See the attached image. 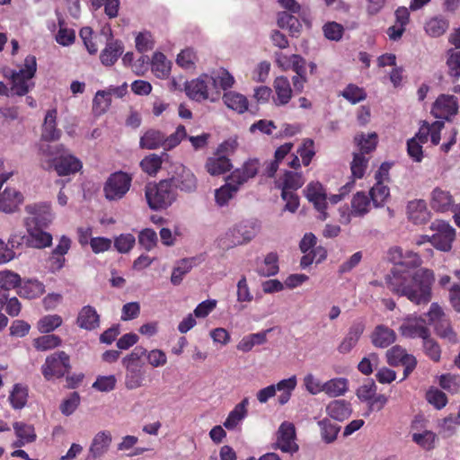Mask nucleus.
Wrapping results in <instances>:
<instances>
[{
  "instance_id": "obj_1",
  "label": "nucleus",
  "mask_w": 460,
  "mask_h": 460,
  "mask_svg": "<svg viewBox=\"0 0 460 460\" xmlns=\"http://www.w3.org/2000/svg\"><path fill=\"white\" fill-rule=\"evenodd\" d=\"M146 354V349L137 346L129 354L125 356L121 364L125 368L124 386L127 390H136L145 385L146 367L142 358Z\"/></svg>"
},
{
  "instance_id": "obj_2",
  "label": "nucleus",
  "mask_w": 460,
  "mask_h": 460,
  "mask_svg": "<svg viewBox=\"0 0 460 460\" xmlns=\"http://www.w3.org/2000/svg\"><path fill=\"white\" fill-rule=\"evenodd\" d=\"M434 274L427 269L417 270L412 277V283L404 288V296L415 305H427L431 300V286Z\"/></svg>"
},
{
  "instance_id": "obj_3",
  "label": "nucleus",
  "mask_w": 460,
  "mask_h": 460,
  "mask_svg": "<svg viewBox=\"0 0 460 460\" xmlns=\"http://www.w3.org/2000/svg\"><path fill=\"white\" fill-rule=\"evenodd\" d=\"M404 336L411 338L422 339V349L427 357L432 361L438 362L441 358V349L436 340H434L428 327L425 326V320L419 318L415 323H411L410 318L404 323Z\"/></svg>"
},
{
  "instance_id": "obj_4",
  "label": "nucleus",
  "mask_w": 460,
  "mask_h": 460,
  "mask_svg": "<svg viewBox=\"0 0 460 460\" xmlns=\"http://www.w3.org/2000/svg\"><path fill=\"white\" fill-rule=\"evenodd\" d=\"M37 70V61L35 56L29 55L24 59L23 67L17 70H11L9 75H5L12 82L11 94L23 96L29 93L34 86L31 79L34 77Z\"/></svg>"
},
{
  "instance_id": "obj_5",
  "label": "nucleus",
  "mask_w": 460,
  "mask_h": 460,
  "mask_svg": "<svg viewBox=\"0 0 460 460\" xmlns=\"http://www.w3.org/2000/svg\"><path fill=\"white\" fill-rule=\"evenodd\" d=\"M146 199L153 210L166 208L176 199V191L169 180H162L155 185L146 187Z\"/></svg>"
},
{
  "instance_id": "obj_6",
  "label": "nucleus",
  "mask_w": 460,
  "mask_h": 460,
  "mask_svg": "<svg viewBox=\"0 0 460 460\" xmlns=\"http://www.w3.org/2000/svg\"><path fill=\"white\" fill-rule=\"evenodd\" d=\"M52 146H48L49 153L52 155H57L52 163L58 175H69L78 172L82 168L80 160L65 151L63 145L56 146L55 151H52Z\"/></svg>"
},
{
  "instance_id": "obj_7",
  "label": "nucleus",
  "mask_w": 460,
  "mask_h": 460,
  "mask_svg": "<svg viewBox=\"0 0 460 460\" xmlns=\"http://www.w3.org/2000/svg\"><path fill=\"white\" fill-rule=\"evenodd\" d=\"M388 261L394 263L385 278L388 288L398 296H402V252L399 246L391 248L387 253Z\"/></svg>"
},
{
  "instance_id": "obj_8",
  "label": "nucleus",
  "mask_w": 460,
  "mask_h": 460,
  "mask_svg": "<svg viewBox=\"0 0 460 460\" xmlns=\"http://www.w3.org/2000/svg\"><path fill=\"white\" fill-rule=\"evenodd\" d=\"M24 209L27 213L23 220L25 226L48 227L54 218L50 205L47 202L27 204Z\"/></svg>"
},
{
  "instance_id": "obj_9",
  "label": "nucleus",
  "mask_w": 460,
  "mask_h": 460,
  "mask_svg": "<svg viewBox=\"0 0 460 460\" xmlns=\"http://www.w3.org/2000/svg\"><path fill=\"white\" fill-rule=\"evenodd\" d=\"M70 368L69 356L65 351H58L47 357L41 371L45 379L50 380L52 377L64 376Z\"/></svg>"
},
{
  "instance_id": "obj_10",
  "label": "nucleus",
  "mask_w": 460,
  "mask_h": 460,
  "mask_svg": "<svg viewBox=\"0 0 460 460\" xmlns=\"http://www.w3.org/2000/svg\"><path fill=\"white\" fill-rule=\"evenodd\" d=\"M131 181L130 175L123 172L111 174L103 188L106 199L109 200L122 199L129 190Z\"/></svg>"
},
{
  "instance_id": "obj_11",
  "label": "nucleus",
  "mask_w": 460,
  "mask_h": 460,
  "mask_svg": "<svg viewBox=\"0 0 460 460\" xmlns=\"http://www.w3.org/2000/svg\"><path fill=\"white\" fill-rule=\"evenodd\" d=\"M430 229L436 231L430 237V243L438 250L443 252L449 251L456 238L455 229L443 220H435L432 222Z\"/></svg>"
},
{
  "instance_id": "obj_12",
  "label": "nucleus",
  "mask_w": 460,
  "mask_h": 460,
  "mask_svg": "<svg viewBox=\"0 0 460 460\" xmlns=\"http://www.w3.org/2000/svg\"><path fill=\"white\" fill-rule=\"evenodd\" d=\"M210 86L217 89V78L203 74L197 79L186 82L185 92L190 99L201 102L208 99V90Z\"/></svg>"
},
{
  "instance_id": "obj_13",
  "label": "nucleus",
  "mask_w": 460,
  "mask_h": 460,
  "mask_svg": "<svg viewBox=\"0 0 460 460\" xmlns=\"http://www.w3.org/2000/svg\"><path fill=\"white\" fill-rule=\"evenodd\" d=\"M458 98L443 93L432 104L431 113L437 119L450 121L458 113Z\"/></svg>"
},
{
  "instance_id": "obj_14",
  "label": "nucleus",
  "mask_w": 460,
  "mask_h": 460,
  "mask_svg": "<svg viewBox=\"0 0 460 460\" xmlns=\"http://www.w3.org/2000/svg\"><path fill=\"white\" fill-rule=\"evenodd\" d=\"M168 180L173 189H179L187 193L194 192L198 187L196 176L183 164L175 165L173 174Z\"/></svg>"
},
{
  "instance_id": "obj_15",
  "label": "nucleus",
  "mask_w": 460,
  "mask_h": 460,
  "mask_svg": "<svg viewBox=\"0 0 460 460\" xmlns=\"http://www.w3.org/2000/svg\"><path fill=\"white\" fill-rule=\"evenodd\" d=\"M11 173L2 174L0 176V189L4 182H5ZM23 195L13 188H5L3 192H0V210L4 213L15 212L19 206L23 202Z\"/></svg>"
},
{
  "instance_id": "obj_16",
  "label": "nucleus",
  "mask_w": 460,
  "mask_h": 460,
  "mask_svg": "<svg viewBox=\"0 0 460 460\" xmlns=\"http://www.w3.org/2000/svg\"><path fill=\"white\" fill-rule=\"evenodd\" d=\"M112 441V436L110 431H99L93 437L89 447L87 460H96L102 457L109 450Z\"/></svg>"
},
{
  "instance_id": "obj_17",
  "label": "nucleus",
  "mask_w": 460,
  "mask_h": 460,
  "mask_svg": "<svg viewBox=\"0 0 460 460\" xmlns=\"http://www.w3.org/2000/svg\"><path fill=\"white\" fill-rule=\"evenodd\" d=\"M295 426L290 422H283L278 430L277 445L283 452L293 453L298 450L295 443Z\"/></svg>"
},
{
  "instance_id": "obj_18",
  "label": "nucleus",
  "mask_w": 460,
  "mask_h": 460,
  "mask_svg": "<svg viewBox=\"0 0 460 460\" xmlns=\"http://www.w3.org/2000/svg\"><path fill=\"white\" fill-rule=\"evenodd\" d=\"M430 206L437 212H453L457 205L449 191L441 188H435L431 192Z\"/></svg>"
},
{
  "instance_id": "obj_19",
  "label": "nucleus",
  "mask_w": 460,
  "mask_h": 460,
  "mask_svg": "<svg viewBox=\"0 0 460 460\" xmlns=\"http://www.w3.org/2000/svg\"><path fill=\"white\" fill-rule=\"evenodd\" d=\"M28 234L25 235V244L27 247L44 249L52 244V235L43 231L44 227L25 226Z\"/></svg>"
},
{
  "instance_id": "obj_20",
  "label": "nucleus",
  "mask_w": 460,
  "mask_h": 460,
  "mask_svg": "<svg viewBox=\"0 0 460 460\" xmlns=\"http://www.w3.org/2000/svg\"><path fill=\"white\" fill-rule=\"evenodd\" d=\"M305 195L308 200L314 203V208L321 213L320 219L325 220L327 214L326 209V193L319 182H311L307 185Z\"/></svg>"
},
{
  "instance_id": "obj_21",
  "label": "nucleus",
  "mask_w": 460,
  "mask_h": 460,
  "mask_svg": "<svg viewBox=\"0 0 460 460\" xmlns=\"http://www.w3.org/2000/svg\"><path fill=\"white\" fill-rule=\"evenodd\" d=\"M431 213L424 199L411 200L407 205V217L414 225L426 224L430 219Z\"/></svg>"
},
{
  "instance_id": "obj_22",
  "label": "nucleus",
  "mask_w": 460,
  "mask_h": 460,
  "mask_svg": "<svg viewBox=\"0 0 460 460\" xmlns=\"http://www.w3.org/2000/svg\"><path fill=\"white\" fill-rule=\"evenodd\" d=\"M260 167V162L258 159H249L246 161L241 168H238L232 172L228 177V181H231L237 185H243L249 179L256 176Z\"/></svg>"
},
{
  "instance_id": "obj_23",
  "label": "nucleus",
  "mask_w": 460,
  "mask_h": 460,
  "mask_svg": "<svg viewBox=\"0 0 460 460\" xmlns=\"http://www.w3.org/2000/svg\"><path fill=\"white\" fill-rule=\"evenodd\" d=\"M256 234V226L251 222H241L230 230L232 243L234 245H241L250 242Z\"/></svg>"
},
{
  "instance_id": "obj_24",
  "label": "nucleus",
  "mask_w": 460,
  "mask_h": 460,
  "mask_svg": "<svg viewBox=\"0 0 460 460\" xmlns=\"http://www.w3.org/2000/svg\"><path fill=\"white\" fill-rule=\"evenodd\" d=\"M365 330L362 323H354L338 346L341 354H348L357 345Z\"/></svg>"
},
{
  "instance_id": "obj_25",
  "label": "nucleus",
  "mask_w": 460,
  "mask_h": 460,
  "mask_svg": "<svg viewBox=\"0 0 460 460\" xmlns=\"http://www.w3.org/2000/svg\"><path fill=\"white\" fill-rule=\"evenodd\" d=\"M372 344L376 348H387L394 343L396 339V334L394 330L389 327L379 324L375 327L370 335Z\"/></svg>"
},
{
  "instance_id": "obj_26",
  "label": "nucleus",
  "mask_w": 460,
  "mask_h": 460,
  "mask_svg": "<svg viewBox=\"0 0 460 460\" xmlns=\"http://www.w3.org/2000/svg\"><path fill=\"white\" fill-rule=\"evenodd\" d=\"M76 323L82 329L92 331L99 326L100 316L93 306L85 305L80 310Z\"/></svg>"
},
{
  "instance_id": "obj_27",
  "label": "nucleus",
  "mask_w": 460,
  "mask_h": 460,
  "mask_svg": "<svg viewBox=\"0 0 460 460\" xmlns=\"http://www.w3.org/2000/svg\"><path fill=\"white\" fill-rule=\"evenodd\" d=\"M57 111H48L42 126L41 137L47 141L58 140L61 136V130L56 128Z\"/></svg>"
},
{
  "instance_id": "obj_28",
  "label": "nucleus",
  "mask_w": 460,
  "mask_h": 460,
  "mask_svg": "<svg viewBox=\"0 0 460 460\" xmlns=\"http://www.w3.org/2000/svg\"><path fill=\"white\" fill-rule=\"evenodd\" d=\"M327 414L339 421L348 419L352 412L350 403L345 400H334L326 407Z\"/></svg>"
},
{
  "instance_id": "obj_29",
  "label": "nucleus",
  "mask_w": 460,
  "mask_h": 460,
  "mask_svg": "<svg viewBox=\"0 0 460 460\" xmlns=\"http://www.w3.org/2000/svg\"><path fill=\"white\" fill-rule=\"evenodd\" d=\"M164 132L155 128L146 130L139 140V146L142 149L155 150L164 147Z\"/></svg>"
},
{
  "instance_id": "obj_30",
  "label": "nucleus",
  "mask_w": 460,
  "mask_h": 460,
  "mask_svg": "<svg viewBox=\"0 0 460 460\" xmlns=\"http://www.w3.org/2000/svg\"><path fill=\"white\" fill-rule=\"evenodd\" d=\"M205 167L212 176L221 175L232 168L230 160L224 155L208 158Z\"/></svg>"
},
{
  "instance_id": "obj_31",
  "label": "nucleus",
  "mask_w": 460,
  "mask_h": 460,
  "mask_svg": "<svg viewBox=\"0 0 460 460\" xmlns=\"http://www.w3.org/2000/svg\"><path fill=\"white\" fill-rule=\"evenodd\" d=\"M123 52V45L120 41H111L108 42L105 49L100 55V60L102 65L110 66H112L118 59V58Z\"/></svg>"
},
{
  "instance_id": "obj_32",
  "label": "nucleus",
  "mask_w": 460,
  "mask_h": 460,
  "mask_svg": "<svg viewBox=\"0 0 460 460\" xmlns=\"http://www.w3.org/2000/svg\"><path fill=\"white\" fill-rule=\"evenodd\" d=\"M195 264V258H185L177 261L171 275V282L174 286L181 283L183 277L189 273Z\"/></svg>"
},
{
  "instance_id": "obj_33",
  "label": "nucleus",
  "mask_w": 460,
  "mask_h": 460,
  "mask_svg": "<svg viewBox=\"0 0 460 460\" xmlns=\"http://www.w3.org/2000/svg\"><path fill=\"white\" fill-rule=\"evenodd\" d=\"M223 101L225 104L238 113H243L248 109V100L247 98L234 92L226 93L223 95Z\"/></svg>"
},
{
  "instance_id": "obj_34",
  "label": "nucleus",
  "mask_w": 460,
  "mask_h": 460,
  "mask_svg": "<svg viewBox=\"0 0 460 460\" xmlns=\"http://www.w3.org/2000/svg\"><path fill=\"white\" fill-rule=\"evenodd\" d=\"M449 27L447 19L442 16H435L429 20L425 24L426 32L434 38L443 35Z\"/></svg>"
},
{
  "instance_id": "obj_35",
  "label": "nucleus",
  "mask_w": 460,
  "mask_h": 460,
  "mask_svg": "<svg viewBox=\"0 0 460 460\" xmlns=\"http://www.w3.org/2000/svg\"><path fill=\"white\" fill-rule=\"evenodd\" d=\"M348 390V380L343 377L332 378L323 383V392L330 397L343 395Z\"/></svg>"
},
{
  "instance_id": "obj_36",
  "label": "nucleus",
  "mask_w": 460,
  "mask_h": 460,
  "mask_svg": "<svg viewBox=\"0 0 460 460\" xmlns=\"http://www.w3.org/2000/svg\"><path fill=\"white\" fill-rule=\"evenodd\" d=\"M269 332H270V330L258 333H252L243 337L237 344V349L243 352H248L252 350L255 345L264 344L267 341L266 334Z\"/></svg>"
},
{
  "instance_id": "obj_37",
  "label": "nucleus",
  "mask_w": 460,
  "mask_h": 460,
  "mask_svg": "<svg viewBox=\"0 0 460 460\" xmlns=\"http://www.w3.org/2000/svg\"><path fill=\"white\" fill-rule=\"evenodd\" d=\"M45 292V286L38 280H28L18 290L21 297L32 299L40 296Z\"/></svg>"
},
{
  "instance_id": "obj_38",
  "label": "nucleus",
  "mask_w": 460,
  "mask_h": 460,
  "mask_svg": "<svg viewBox=\"0 0 460 460\" xmlns=\"http://www.w3.org/2000/svg\"><path fill=\"white\" fill-rule=\"evenodd\" d=\"M274 87L278 96V104H287L292 95V89L287 77L279 76L274 81Z\"/></svg>"
},
{
  "instance_id": "obj_39",
  "label": "nucleus",
  "mask_w": 460,
  "mask_h": 460,
  "mask_svg": "<svg viewBox=\"0 0 460 460\" xmlns=\"http://www.w3.org/2000/svg\"><path fill=\"white\" fill-rule=\"evenodd\" d=\"M152 71L156 77L164 78L171 71V62L161 52H155L152 59Z\"/></svg>"
},
{
  "instance_id": "obj_40",
  "label": "nucleus",
  "mask_w": 460,
  "mask_h": 460,
  "mask_svg": "<svg viewBox=\"0 0 460 460\" xmlns=\"http://www.w3.org/2000/svg\"><path fill=\"white\" fill-rule=\"evenodd\" d=\"M279 256L276 252H270L264 258L263 264L257 269V272L261 277H271L278 274Z\"/></svg>"
},
{
  "instance_id": "obj_41",
  "label": "nucleus",
  "mask_w": 460,
  "mask_h": 460,
  "mask_svg": "<svg viewBox=\"0 0 460 460\" xmlns=\"http://www.w3.org/2000/svg\"><path fill=\"white\" fill-rule=\"evenodd\" d=\"M434 330L436 334L443 339L447 341L450 343H457V334L453 330L450 321L447 318L446 320H441L435 323Z\"/></svg>"
},
{
  "instance_id": "obj_42",
  "label": "nucleus",
  "mask_w": 460,
  "mask_h": 460,
  "mask_svg": "<svg viewBox=\"0 0 460 460\" xmlns=\"http://www.w3.org/2000/svg\"><path fill=\"white\" fill-rule=\"evenodd\" d=\"M355 142L359 146V155L369 154L374 151L377 145V135L376 133H368L367 135L361 133L357 135L354 138Z\"/></svg>"
},
{
  "instance_id": "obj_43",
  "label": "nucleus",
  "mask_w": 460,
  "mask_h": 460,
  "mask_svg": "<svg viewBox=\"0 0 460 460\" xmlns=\"http://www.w3.org/2000/svg\"><path fill=\"white\" fill-rule=\"evenodd\" d=\"M370 198L363 191L357 192L351 200V213L354 216L361 217L368 212Z\"/></svg>"
},
{
  "instance_id": "obj_44",
  "label": "nucleus",
  "mask_w": 460,
  "mask_h": 460,
  "mask_svg": "<svg viewBox=\"0 0 460 460\" xmlns=\"http://www.w3.org/2000/svg\"><path fill=\"white\" fill-rule=\"evenodd\" d=\"M296 386V378L295 376L283 379L277 384V391L281 393L278 399L280 405H284L289 401L291 393L295 390Z\"/></svg>"
},
{
  "instance_id": "obj_45",
  "label": "nucleus",
  "mask_w": 460,
  "mask_h": 460,
  "mask_svg": "<svg viewBox=\"0 0 460 460\" xmlns=\"http://www.w3.org/2000/svg\"><path fill=\"white\" fill-rule=\"evenodd\" d=\"M111 104V92L100 90L96 93L93 101V111L97 115H102L107 111Z\"/></svg>"
},
{
  "instance_id": "obj_46",
  "label": "nucleus",
  "mask_w": 460,
  "mask_h": 460,
  "mask_svg": "<svg viewBox=\"0 0 460 460\" xmlns=\"http://www.w3.org/2000/svg\"><path fill=\"white\" fill-rule=\"evenodd\" d=\"M412 441L425 450L434 448L437 440V435L430 431L424 429L421 432H413L411 434Z\"/></svg>"
},
{
  "instance_id": "obj_47",
  "label": "nucleus",
  "mask_w": 460,
  "mask_h": 460,
  "mask_svg": "<svg viewBox=\"0 0 460 460\" xmlns=\"http://www.w3.org/2000/svg\"><path fill=\"white\" fill-rule=\"evenodd\" d=\"M167 155L165 152L162 153V155L156 154H151L146 156L140 163L142 170L147 172L149 175H155L159 171L163 163V156Z\"/></svg>"
},
{
  "instance_id": "obj_48",
  "label": "nucleus",
  "mask_w": 460,
  "mask_h": 460,
  "mask_svg": "<svg viewBox=\"0 0 460 460\" xmlns=\"http://www.w3.org/2000/svg\"><path fill=\"white\" fill-rule=\"evenodd\" d=\"M240 185L229 181L224 186L216 190L215 199L219 206H225L238 190Z\"/></svg>"
},
{
  "instance_id": "obj_49",
  "label": "nucleus",
  "mask_w": 460,
  "mask_h": 460,
  "mask_svg": "<svg viewBox=\"0 0 460 460\" xmlns=\"http://www.w3.org/2000/svg\"><path fill=\"white\" fill-rule=\"evenodd\" d=\"M321 429L322 438L326 443H332L337 438V435L340 431V426L331 422L328 419H323L318 422Z\"/></svg>"
},
{
  "instance_id": "obj_50",
  "label": "nucleus",
  "mask_w": 460,
  "mask_h": 460,
  "mask_svg": "<svg viewBox=\"0 0 460 460\" xmlns=\"http://www.w3.org/2000/svg\"><path fill=\"white\" fill-rule=\"evenodd\" d=\"M28 397V390L26 387L16 384L10 394L9 400L14 409H22L25 406Z\"/></svg>"
},
{
  "instance_id": "obj_51",
  "label": "nucleus",
  "mask_w": 460,
  "mask_h": 460,
  "mask_svg": "<svg viewBox=\"0 0 460 460\" xmlns=\"http://www.w3.org/2000/svg\"><path fill=\"white\" fill-rule=\"evenodd\" d=\"M370 199L376 207L381 206L389 196V189L383 184V181L378 179L376 183L369 191Z\"/></svg>"
},
{
  "instance_id": "obj_52",
  "label": "nucleus",
  "mask_w": 460,
  "mask_h": 460,
  "mask_svg": "<svg viewBox=\"0 0 460 460\" xmlns=\"http://www.w3.org/2000/svg\"><path fill=\"white\" fill-rule=\"evenodd\" d=\"M158 242L156 233L151 228H145L138 234V243L147 252L154 249Z\"/></svg>"
},
{
  "instance_id": "obj_53",
  "label": "nucleus",
  "mask_w": 460,
  "mask_h": 460,
  "mask_svg": "<svg viewBox=\"0 0 460 460\" xmlns=\"http://www.w3.org/2000/svg\"><path fill=\"white\" fill-rule=\"evenodd\" d=\"M61 343L58 336L54 334L43 335L33 341L34 347L40 351L58 347Z\"/></svg>"
},
{
  "instance_id": "obj_54",
  "label": "nucleus",
  "mask_w": 460,
  "mask_h": 460,
  "mask_svg": "<svg viewBox=\"0 0 460 460\" xmlns=\"http://www.w3.org/2000/svg\"><path fill=\"white\" fill-rule=\"evenodd\" d=\"M13 427L16 436L19 438L25 440L26 443H31L36 439L33 426L23 422H14Z\"/></svg>"
},
{
  "instance_id": "obj_55",
  "label": "nucleus",
  "mask_w": 460,
  "mask_h": 460,
  "mask_svg": "<svg viewBox=\"0 0 460 460\" xmlns=\"http://www.w3.org/2000/svg\"><path fill=\"white\" fill-rule=\"evenodd\" d=\"M185 137H187V133H186V128L183 125H179L177 127L175 132L171 134L168 137H166L165 134L164 133V149L170 150V149L175 147Z\"/></svg>"
},
{
  "instance_id": "obj_56",
  "label": "nucleus",
  "mask_w": 460,
  "mask_h": 460,
  "mask_svg": "<svg viewBox=\"0 0 460 460\" xmlns=\"http://www.w3.org/2000/svg\"><path fill=\"white\" fill-rule=\"evenodd\" d=\"M135 243L136 238L131 234H121L114 240V247L120 253H128Z\"/></svg>"
},
{
  "instance_id": "obj_57",
  "label": "nucleus",
  "mask_w": 460,
  "mask_h": 460,
  "mask_svg": "<svg viewBox=\"0 0 460 460\" xmlns=\"http://www.w3.org/2000/svg\"><path fill=\"white\" fill-rule=\"evenodd\" d=\"M341 95L352 104H356L367 98L364 89L351 84L343 90Z\"/></svg>"
},
{
  "instance_id": "obj_58",
  "label": "nucleus",
  "mask_w": 460,
  "mask_h": 460,
  "mask_svg": "<svg viewBox=\"0 0 460 460\" xmlns=\"http://www.w3.org/2000/svg\"><path fill=\"white\" fill-rule=\"evenodd\" d=\"M21 278L17 273L10 270L0 272V288L7 291L15 288L20 285Z\"/></svg>"
},
{
  "instance_id": "obj_59",
  "label": "nucleus",
  "mask_w": 460,
  "mask_h": 460,
  "mask_svg": "<svg viewBox=\"0 0 460 460\" xmlns=\"http://www.w3.org/2000/svg\"><path fill=\"white\" fill-rule=\"evenodd\" d=\"M304 184V180L301 173L286 172L284 174V181L282 190H296Z\"/></svg>"
},
{
  "instance_id": "obj_60",
  "label": "nucleus",
  "mask_w": 460,
  "mask_h": 460,
  "mask_svg": "<svg viewBox=\"0 0 460 460\" xmlns=\"http://www.w3.org/2000/svg\"><path fill=\"white\" fill-rule=\"evenodd\" d=\"M439 385L451 394H456L460 390V377L451 374H444L439 377Z\"/></svg>"
},
{
  "instance_id": "obj_61",
  "label": "nucleus",
  "mask_w": 460,
  "mask_h": 460,
  "mask_svg": "<svg viewBox=\"0 0 460 460\" xmlns=\"http://www.w3.org/2000/svg\"><path fill=\"white\" fill-rule=\"evenodd\" d=\"M367 163L368 160L364 155L354 153L353 161L350 164L352 175L358 179L362 178L367 167Z\"/></svg>"
},
{
  "instance_id": "obj_62",
  "label": "nucleus",
  "mask_w": 460,
  "mask_h": 460,
  "mask_svg": "<svg viewBox=\"0 0 460 460\" xmlns=\"http://www.w3.org/2000/svg\"><path fill=\"white\" fill-rule=\"evenodd\" d=\"M376 385L372 379H367L357 390V396L359 400L368 402L376 395Z\"/></svg>"
},
{
  "instance_id": "obj_63",
  "label": "nucleus",
  "mask_w": 460,
  "mask_h": 460,
  "mask_svg": "<svg viewBox=\"0 0 460 460\" xmlns=\"http://www.w3.org/2000/svg\"><path fill=\"white\" fill-rule=\"evenodd\" d=\"M426 398L438 410L444 408L447 403V395L438 388L429 389L426 394Z\"/></svg>"
},
{
  "instance_id": "obj_64",
  "label": "nucleus",
  "mask_w": 460,
  "mask_h": 460,
  "mask_svg": "<svg viewBox=\"0 0 460 460\" xmlns=\"http://www.w3.org/2000/svg\"><path fill=\"white\" fill-rule=\"evenodd\" d=\"M449 57L447 60V65L448 66V73L453 77L460 76V50L455 51L453 49L449 50Z\"/></svg>"
}]
</instances>
